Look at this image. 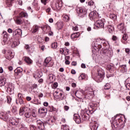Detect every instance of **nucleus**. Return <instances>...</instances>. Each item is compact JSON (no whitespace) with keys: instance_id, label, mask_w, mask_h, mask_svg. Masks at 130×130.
<instances>
[{"instance_id":"nucleus-33","label":"nucleus","mask_w":130,"mask_h":130,"mask_svg":"<svg viewBox=\"0 0 130 130\" xmlns=\"http://www.w3.org/2000/svg\"><path fill=\"white\" fill-rule=\"evenodd\" d=\"M89 106L90 108H92V109H94L96 106H97V105L93 103H90L89 104Z\"/></svg>"},{"instance_id":"nucleus-4","label":"nucleus","mask_w":130,"mask_h":130,"mask_svg":"<svg viewBox=\"0 0 130 130\" xmlns=\"http://www.w3.org/2000/svg\"><path fill=\"white\" fill-rule=\"evenodd\" d=\"M2 53L5 54V58H6V59H8V60H11L12 58H13L15 55L13 54V52L10 50L7 51L6 49H3L2 50Z\"/></svg>"},{"instance_id":"nucleus-35","label":"nucleus","mask_w":130,"mask_h":130,"mask_svg":"<svg viewBox=\"0 0 130 130\" xmlns=\"http://www.w3.org/2000/svg\"><path fill=\"white\" fill-rule=\"evenodd\" d=\"M110 18L111 19H112L113 20H116L117 17H116V15H115V14H111L110 15Z\"/></svg>"},{"instance_id":"nucleus-12","label":"nucleus","mask_w":130,"mask_h":130,"mask_svg":"<svg viewBox=\"0 0 130 130\" xmlns=\"http://www.w3.org/2000/svg\"><path fill=\"white\" fill-rule=\"evenodd\" d=\"M13 35L14 36H22V29L18 28L13 31Z\"/></svg>"},{"instance_id":"nucleus-27","label":"nucleus","mask_w":130,"mask_h":130,"mask_svg":"<svg viewBox=\"0 0 130 130\" xmlns=\"http://www.w3.org/2000/svg\"><path fill=\"white\" fill-rule=\"evenodd\" d=\"M121 68V71L122 73H126L127 71V69L126 68V65H122L120 66Z\"/></svg>"},{"instance_id":"nucleus-45","label":"nucleus","mask_w":130,"mask_h":130,"mask_svg":"<svg viewBox=\"0 0 130 130\" xmlns=\"http://www.w3.org/2000/svg\"><path fill=\"white\" fill-rule=\"evenodd\" d=\"M50 111L51 112H52V111H57V110L53 107H51L50 109Z\"/></svg>"},{"instance_id":"nucleus-8","label":"nucleus","mask_w":130,"mask_h":130,"mask_svg":"<svg viewBox=\"0 0 130 130\" xmlns=\"http://www.w3.org/2000/svg\"><path fill=\"white\" fill-rule=\"evenodd\" d=\"M52 59L51 57H47L45 60H44V63H45V67H52V66H53V63L52 62H50L51 61Z\"/></svg>"},{"instance_id":"nucleus-64","label":"nucleus","mask_w":130,"mask_h":130,"mask_svg":"<svg viewBox=\"0 0 130 130\" xmlns=\"http://www.w3.org/2000/svg\"><path fill=\"white\" fill-rule=\"evenodd\" d=\"M125 84H130V78H128L126 79L125 81Z\"/></svg>"},{"instance_id":"nucleus-42","label":"nucleus","mask_w":130,"mask_h":130,"mask_svg":"<svg viewBox=\"0 0 130 130\" xmlns=\"http://www.w3.org/2000/svg\"><path fill=\"white\" fill-rule=\"evenodd\" d=\"M107 68L108 70H109V72H112V69H113V67L111 66V65H108Z\"/></svg>"},{"instance_id":"nucleus-54","label":"nucleus","mask_w":130,"mask_h":130,"mask_svg":"<svg viewBox=\"0 0 130 130\" xmlns=\"http://www.w3.org/2000/svg\"><path fill=\"white\" fill-rule=\"evenodd\" d=\"M49 78L50 80H51V81H52V80H53V79H54V76H53V75L52 74H50L49 75Z\"/></svg>"},{"instance_id":"nucleus-26","label":"nucleus","mask_w":130,"mask_h":130,"mask_svg":"<svg viewBox=\"0 0 130 130\" xmlns=\"http://www.w3.org/2000/svg\"><path fill=\"white\" fill-rule=\"evenodd\" d=\"M24 60L28 64H31L33 62V61L29 57H25Z\"/></svg>"},{"instance_id":"nucleus-17","label":"nucleus","mask_w":130,"mask_h":130,"mask_svg":"<svg viewBox=\"0 0 130 130\" xmlns=\"http://www.w3.org/2000/svg\"><path fill=\"white\" fill-rule=\"evenodd\" d=\"M56 26L58 30H61L63 28V22L62 21H58L56 24Z\"/></svg>"},{"instance_id":"nucleus-16","label":"nucleus","mask_w":130,"mask_h":130,"mask_svg":"<svg viewBox=\"0 0 130 130\" xmlns=\"http://www.w3.org/2000/svg\"><path fill=\"white\" fill-rule=\"evenodd\" d=\"M7 88V92L10 94L13 92V91H14V86L11 83L8 84Z\"/></svg>"},{"instance_id":"nucleus-63","label":"nucleus","mask_w":130,"mask_h":130,"mask_svg":"<svg viewBox=\"0 0 130 130\" xmlns=\"http://www.w3.org/2000/svg\"><path fill=\"white\" fill-rule=\"evenodd\" d=\"M37 87H38V86L37 85V84H33L32 85V89H37Z\"/></svg>"},{"instance_id":"nucleus-38","label":"nucleus","mask_w":130,"mask_h":130,"mask_svg":"<svg viewBox=\"0 0 130 130\" xmlns=\"http://www.w3.org/2000/svg\"><path fill=\"white\" fill-rule=\"evenodd\" d=\"M127 38H128L127 34H125L123 35V36H122L123 40H124V41H126L127 40Z\"/></svg>"},{"instance_id":"nucleus-21","label":"nucleus","mask_w":130,"mask_h":130,"mask_svg":"<svg viewBox=\"0 0 130 130\" xmlns=\"http://www.w3.org/2000/svg\"><path fill=\"white\" fill-rule=\"evenodd\" d=\"M18 101L20 105L24 104V101L23 100V95L21 93L18 94Z\"/></svg>"},{"instance_id":"nucleus-15","label":"nucleus","mask_w":130,"mask_h":130,"mask_svg":"<svg viewBox=\"0 0 130 130\" xmlns=\"http://www.w3.org/2000/svg\"><path fill=\"white\" fill-rule=\"evenodd\" d=\"M7 82V78L4 76L0 77V87H3L4 85H6Z\"/></svg>"},{"instance_id":"nucleus-37","label":"nucleus","mask_w":130,"mask_h":130,"mask_svg":"<svg viewBox=\"0 0 130 130\" xmlns=\"http://www.w3.org/2000/svg\"><path fill=\"white\" fill-rule=\"evenodd\" d=\"M13 2H14V0H9L7 2V4L8 6H9V7H12L13 5Z\"/></svg>"},{"instance_id":"nucleus-30","label":"nucleus","mask_w":130,"mask_h":130,"mask_svg":"<svg viewBox=\"0 0 130 130\" xmlns=\"http://www.w3.org/2000/svg\"><path fill=\"white\" fill-rule=\"evenodd\" d=\"M86 78L87 75L85 74H82L79 77V80H85V79H86Z\"/></svg>"},{"instance_id":"nucleus-28","label":"nucleus","mask_w":130,"mask_h":130,"mask_svg":"<svg viewBox=\"0 0 130 130\" xmlns=\"http://www.w3.org/2000/svg\"><path fill=\"white\" fill-rule=\"evenodd\" d=\"M39 113H40L41 114L42 113H47V110L45 111V108H41L38 110Z\"/></svg>"},{"instance_id":"nucleus-56","label":"nucleus","mask_w":130,"mask_h":130,"mask_svg":"<svg viewBox=\"0 0 130 130\" xmlns=\"http://www.w3.org/2000/svg\"><path fill=\"white\" fill-rule=\"evenodd\" d=\"M31 115L33 117H36V116H37V115L36 114V112L34 111H32Z\"/></svg>"},{"instance_id":"nucleus-49","label":"nucleus","mask_w":130,"mask_h":130,"mask_svg":"<svg viewBox=\"0 0 130 130\" xmlns=\"http://www.w3.org/2000/svg\"><path fill=\"white\" fill-rule=\"evenodd\" d=\"M24 109H20L19 111V114L20 115H23L24 114Z\"/></svg>"},{"instance_id":"nucleus-40","label":"nucleus","mask_w":130,"mask_h":130,"mask_svg":"<svg viewBox=\"0 0 130 130\" xmlns=\"http://www.w3.org/2000/svg\"><path fill=\"white\" fill-rule=\"evenodd\" d=\"M101 42L103 44L104 46H106V45L108 44V42L106 41L105 40L102 39V41Z\"/></svg>"},{"instance_id":"nucleus-62","label":"nucleus","mask_w":130,"mask_h":130,"mask_svg":"<svg viewBox=\"0 0 130 130\" xmlns=\"http://www.w3.org/2000/svg\"><path fill=\"white\" fill-rule=\"evenodd\" d=\"M87 90L89 92H90L91 94H93V89L91 88V87H88Z\"/></svg>"},{"instance_id":"nucleus-6","label":"nucleus","mask_w":130,"mask_h":130,"mask_svg":"<svg viewBox=\"0 0 130 130\" xmlns=\"http://www.w3.org/2000/svg\"><path fill=\"white\" fill-rule=\"evenodd\" d=\"M94 25L98 28H104V19H99L97 20L94 23Z\"/></svg>"},{"instance_id":"nucleus-50","label":"nucleus","mask_w":130,"mask_h":130,"mask_svg":"<svg viewBox=\"0 0 130 130\" xmlns=\"http://www.w3.org/2000/svg\"><path fill=\"white\" fill-rule=\"evenodd\" d=\"M17 45H18V44L16 42H14L12 44V48H14V47H16V46H17Z\"/></svg>"},{"instance_id":"nucleus-25","label":"nucleus","mask_w":130,"mask_h":130,"mask_svg":"<svg viewBox=\"0 0 130 130\" xmlns=\"http://www.w3.org/2000/svg\"><path fill=\"white\" fill-rule=\"evenodd\" d=\"M71 39H75V38H78L80 37V32H75L71 35Z\"/></svg>"},{"instance_id":"nucleus-39","label":"nucleus","mask_w":130,"mask_h":130,"mask_svg":"<svg viewBox=\"0 0 130 130\" xmlns=\"http://www.w3.org/2000/svg\"><path fill=\"white\" fill-rule=\"evenodd\" d=\"M52 48H57V42L53 43L51 45Z\"/></svg>"},{"instance_id":"nucleus-43","label":"nucleus","mask_w":130,"mask_h":130,"mask_svg":"<svg viewBox=\"0 0 130 130\" xmlns=\"http://www.w3.org/2000/svg\"><path fill=\"white\" fill-rule=\"evenodd\" d=\"M101 41H102V39L100 38L96 40V42H95V43L96 44H97V45H101V44L99 43V42H101Z\"/></svg>"},{"instance_id":"nucleus-48","label":"nucleus","mask_w":130,"mask_h":130,"mask_svg":"<svg viewBox=\"0 0 130 130\" xmlns=\"http://www.w3.org/2000/svg\"><path fill=\"white\" fill-rule=\"evenodd\" d=\"M64 49V53H67L68 54H69V52H70V50L67 48V47L63 48Z\"/></svg>"},{"instance_id":"nucleus-5","label":"nucleus","mask_w":130,"mask_h":130,"mask_svg":"<svg viewBox=\"0 0 130 130\" xmlns=\"http://www.w3.org/2000/svg\"><path fill=\"white\" fill-rule=\"evenodd\" d=\"M15 76L18 78H21L23 76V69L21 67H18L14 70Z\"/></svg>"},{"instance_id":"nucleus-13","label":"nucleus","mask_w":130,"mask_h":130,"mask_svg":"<svg viewBox=\"0 0 130 130\" xmlns=\"http://www.w3.org/2000/svg\"><path fill=\"white\" fill-rule=\"evenodd\" d=\"M117 28L119 30H120V31H122V33H124V32H125V30H126L124 27V24L122 23L118 25Z\"/></svg>"},{"instance_id":"nucleus-41","label":"nucleus","mask_w":130,"mask_h":130,"mask_svg":"<svg viewBox=\"0 0 130 130\" xmlns=\"http://www.w3.org/2000/svg\"><path fill=\"white\" fill-rule=\"evenodd\" d=\"M63 19L65 21H67V22H68V21H70V17L68 15H64L63 16Z\"/></svg>"},{"instance_id":"nucleus-57","label":"nucleus","mask_w":130,"mask_h":130,"mask_svg":"<svg viewBox=\"0 0 130 130\" xmlns=\"http://www.w3.org/2000/svg\"><path fill=\"white\" fill-rule=\"evenodd\" d=\"M30 129H36V127L34 125H30Z\"/></svg>"},{"instance_id":"nucleus-1","label":"nucleus","mask_w":130,"mask_h":130,"mask_svg":"<svg viewBox=\"0 0 130 130\" xmlns=\"http://www.w3.org/2000/svg\"><path fill=\"white\" fill-rule=\"evenodd\" d=\"M116 117H117V115L112 118L111 125L112 128H117L118 126H120L123 123L122 119L116 118Z\"/></svg>"},{"instance_id":"nucleus-20","label":"nucleus","mask_w":130,"mask_h":130,"mask_svg":"<svg viewBox=\"0 0 130 130\" xmlns=\"http://www.w3.org/2000/svg\"><path fill=\"white\" fill-rule=\"evenodd\" d=\"M42 29L45 33H47L49 32L50 30V27L48 25H44L43 26L41 27Z\"/></svg>"},{"instance_id":"nucleus-22","label":"nucleus","mask_w":130,"mask_h":130,"mask_svg":"<svg viewBox=\"0 0 130 130\" xmlns=\"http://www.w3.org/2000/svg\"><path fill=\"white\" fill-rule=\"evenodd\" d=\"M0 116H2V118H3V119L5 120V121H6L8 118H9V115H8V114L4 112L1 113Z\"/></svg>"},{"instance_id":"nucleus-19","label":"nucleus","mask_w":130,"mask_h":130,"mask_svg":"<svg viewBox=\"0 0 130 130\" xmlns=\"http://www.w3.org/2000/svg\"><path fill=\"white\" fill-rule=\"evenodd\" d=\"M56 9H59L62 7V1L61 0H57L55 4Z\"/></svg>"},{"instance_id":"nucleus-61","label":"nucleus","mask_w":130,"mask_h":130,"mask_svg":"<svg viewBox=\"0 0 130 130\" xmlns=\"http://www.w3.org/2000/svg\"><path fill=\"white\" fill-rule=\"evenodd\" d=\"M72 28H73V31H78V26H73Z\"/></svg>"},{"instance_id":"nucleus-52","label":"nucleus","mask_w":130,"mask_h":130,"mask_svg":"<svg viewBox=\"0 0 130 130\" xmlns=\"http://www.w3.org/2000/svg\"><path fill=\"white\" fill-rule=\"evenodd\" d=\"M125 87L127 90H130V83H126Z\"/></svg>"},{"instance_id":"nucleus-24","label":"nucleus","mask_w":130,"mask_h":130,"mask_svg":"<svg viewBox=\"0 0 130 130\" xmlns=\"http://www.w3.org/2000/svg\"><path fill=\"white\" fill-rule=\"evenodd\" d=\"M90 129L91 130H97V128H98V124L90 123Z\"/></svg>"},{"instance_id":"nucleus-9","label":"nucleus","mask_w":130,"mask_h":130,"mask_svg":"<svg viewBox=\"0 0 130 130\" xmlns=\"http://www.w3.org/2000/svg\"><path fill=\"white\" fill-rule=\"evenodd\" d=\"M77 11V13L80 17H82V16H85V15H86V10L82 8H78Z\"/></svg>"},{"instance_id":"nucleus-58","label":"nucleus","mask_w":130,"mask_h":130,"mask_svg":"<svg viewBox=\"0 0 130 130\" xmlns=\"http://www.w3.org/2000/svg\"><path fill=\"white\" fill-rule=\"evenodd\" d=\"M29 118V119L27 120V122H28V123H31V122H33V119H32L31 118Z\"/></svg>"},{"instance_id":"nucleus-11","label":"nucleus","mask_w":130,"mask_h":130,"mask_svg":"<svg viewBox=\"0 0 130 130\" xmlns=\"http://www.w3.org/2000/svg\"><path fill=\"white\" fill-rule=\"evenodd\" d=\"M37 124L39 129L42 130L44 128V123L41 120H37Z\"/></svg>"},{"instance_id":"nucleus-31","label":"nucleus","mask_w":130,"mask_h":130,"mask_svg":"<svg viewBox=\"0 0 130 130\" xmlns=\"http://www.w3.org/2000/svg\"><path fill=\"white\" fill-rule=\"evenodd\" d=\"M39 28L38 27V26L37 25H35L33 27V30L32 31V33H36V32H37V31H38Z\"/></svg>"},{"instance_id":"nucleus-55","label":"nucleus","mask_w":130,"mask_h":130,"mask_svg":"<svg viewBox=\"0 0 130 130\" xmlns=\"http://www.w3.org/2000/svg\"><path fill=\"white\" fill-rule=\"evenodd\" d=\"M63 130H70V128H69V126L64 125H63Z\"/></svg>"},{"instance_id":"nucleus-32","label":"nucleus","mask_w":130,"mask_h":130,"mask_svg":"<svg viewBox=\"0 0 130 130\" xmlns=\"http://www.w3.org/2000/svg\"><path fill=\"white\" fill-rule=\"evenodd\" d=\"M31 115H32V114L29 112H27L25 113V114H24V116L26 118H30Z\"/></svg>"},{"instance_id":"nucleus-36","label":"nucleus","mask_w":130,"mask_h":130,"mask_svg":"<svg viewBox=\"0 0 130 130\" xmlns=\"http://www.w3.org/2000/svg\"><path fill=\"white\" fill-rule=\"evenodd\" d=\"M110 88H111V86H110V84H109V83H107L104 86L105 90H109Z\"/></svg>"},{"instance_id":"nucleus-10","label":"nucleus","mask_w":130,"mask_h":130,"mask_svg":"<svg viewBox=\"0 0 130 130\" xmlns=\"http://www.w3.org/2000/svg\"><path fill=\"white\" fill-rule=\"evenodd\" d=\"M74 120L76 122V123H81L82 122V119H81V117L77 114L74 115Z\"/></svg>"},{"instance_id":"nucleus-59","label":"nucleus","mask_w":130,"mask_h":130,"mask_svg":"<svg viewBox=\"0 0 130 130\" xmlns=\"http://www.w3.org/2000/svg\"><path fill=\"white\" fill-rule=\"evenodd\" d=\"M58 86V83H57V82H55L53 85V87H54V88H57Z\"/></svg>"},{"instance_id":"nucleus-34","label":"nucleus","mask_w":130,"mask_h":130,"mask_svg":"<svg viewBox=\"0 0 130 130\" xmlns=\"http://www.w3.org/2000/svg\"><path fill=\"white\" fill-rule=\"evenodd\" d=\"M24 48L27 50V51H28V52H29V53H32V52H33L31 50H29L30 49V46H29V45H26L24 46Z\"/></svg>"},{"instance_id":"nucleus-44","label":"nucleus","mask_w":130,"mask_h":130,"mask_svg":"<svg viewBox=\"0 0 130 130\" xmlns=\"http://www.w3.org/2000/svg\"><path fill=\"white\" fill-rule=\"evenodd\" d=\"M12 111L13 113H15V112L17 111V107L16 106L12 107Z\"/></svg>"},{"instance_id":"nucleus-60","label":"nucleus","mask_w":130,"mask_h":130,"mask_svg":"<svg viewBox=\"0 0 130 130\" xmlns=\"http://www.w3.org/2000/svg\"><path fill=\"white\" fill-rule=\"evenodd\" d=\"M94 5V2L93 1H90L89 2H88V6H93Z\"/></svg>"},{"instance_id":"nucleus-7","label":"nucleus","mask_w":130,"mask_h":130,"mask_svg":"<svg viewBox=\"0 0 130 130\" xmlns=\"http://www.w3.org/2000/svg\"><path fill=\"white\" fill-rule=\"evenodd\" d=\"M89 19L91 20V21H95L98 19V14H96L95 11H92L89 13Z\"/></svg>"},{"instance_id":"nucleus-23","label":"nucleus","mask_w":130,"mask_h":130,"mask_svg":"<svg viewBox=\"0 0 130 130\" xmlns=\"http://www.w3.org/2000/svg\"><path fill=\"white\" fill-rule=\"evenodd\" d=\"M11 123L13 125H15V126H18L19 125V120L18 119H12L11 120Z\"/></svg>"},{"instance_id":"nucleus-46","label":"nucleus","mask_w":130,"mask_h":130,"mask_svg":"<svg viewBox=\"0 0 130 130\" xmlns=\"http://www.w3.org/2000/svg\"><path fill=\"white\" fill-rule=\"evenodd\" d=\"M7 102L8 103H11L12 101V98L11 96H7Z\"/></svg>"},{"instance_id":"nucleus-47","label":"nucleus","mask_w":130,"mask_h":130,"mask_svg":"<svg viewBox=\"0 0 130 130\" xmlns=\"http://www.w3.org/2000/svg\"><path fill=\"white\" fill-rule=\"evenodd\" d=\"M82 118L83 120H86V119H88V117L87 116H86V115L83 114L82 115Z\"/></svg>"},{"instance_id":"nucleus-3","label":"nucleus","mask_w":130,"mask_h":130,"mask_svg":"<svg viewBox=\"0 0 130 130\" xmlns=\"http://www.w3.org/2000/svg\"><path fill=\"white\" fill-rule=\"evenodd\" d=\"M28 14L26 12H22L19 14V16H17L14 18V21L17 25H21L23 23L22 18H27Z\"/></svg>"},{"instance_id":"nucleus-18","label":"nucleus","mask_w":130,"mask_h":130,"mask_svg":"<svg viewBox=\"0 0 130 130\" xmlns=\"http://www.w3.org/2000/svg\"><path fill=\"white\" fill-rule=\"evenodd\" d=\"M2 35L3 36V42L4 43H6L7 41H8V38H9V34H8V32L7 31H3Z\"/></svg>"},{"instance_id":"nucleus-2","label":"nucleus","mask_w":130,"mask_h":130,"mask_svg":"<svg viewBox=\"0 0 130 130\" xmlns=\"http://www.w3.org/2000/svg\"><path fill=\"white\" fill-rule=\"evenodd\" d=\"M104 77H105V73L104 72V70H102V69H98V75L95 78L96 82L98 83L102 82L103 79H104Z\"/></svg>"},{"instance_id":"nucleus-29","label":"nucleus","mask_w":130,"mask_h":130,"mask_svg":"<svg viewBox=\"0 0 130 130\" xmlns=\"http://www.w3.org/2000/svg\"><path fill=\"white\" fill-rule=\"evenodd\" d=\"M108 29L109 32L110 33H112V32H113L114 30V27H113V26H112V25H109L108 26Z\"/></svg>"},{"instance_id":"nucleus-14","label":"nucleus","mask_w":130,"mask_h":130,"mask_svg":"<svg viewBox=\"0 0 130 130\" xmlns=\"http://www.w3.org/2000/svg\"><path fill=\"white\" fill-rule=\"evenodd\" d=\"M55 97L57 99H61L62 100L63 99V96H62V92L61 91H55Z\"/></svg>"},{"instance_id":"nucleus-53","label":"nucleus","mask_w":130,"mask_h":130,"mask_svg":"<svg viewBox=\"0 0 130 130\" xmlns=\"http://www.w3.org/2000/svg\"><path fill=\"white\" fill-rule=\"evenodd\" d=\"M59 52L61 54H63L64 52V49H63V48H60L59 49Z\"/></svg>"},{"instance_id":"nucleus-51","label":"nucleus","mask_w":130,"mask_h":130,"mask_svg":"<svg viewBox=\"0 0 130 130\" xmlns=\"http://www.w3.org/2000/svg\"><path fill=\"white\" fill-rule=\"evenodd\" d=\"M43 74H42V72H39L38 74H37V77L38 78H41V77H42L43 76Z\"/></svg>"}]
</instances>
